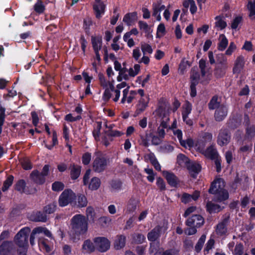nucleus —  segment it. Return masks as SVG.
<instances>
[{"instance_id":"nucleus-30","label":"nucleus","mask_w":255,"mask_h":255,"mask_svg":"<svg viewBox=\"0 0 255 255\" xmlns=\"http://www.w3.org/2000/svg\"><path fill=\"white\" fill-rule=\"evenodd\" d=\"M182 118L183 121H186L188 115L192 110V105L188 102H186L182 107Z\"/></svg>"},{"instance_id":"nucleus-9","label":"nucleus","mask_w":255,"mask_h":255,"mask_svg":"<svg viewBox=\"0 0 255 255\" xmlns=\"http://www.w3.org/2000/svg\"><path fill=\"white\" fill-rule=\"evenodd\" d=\"M107 164L106 159L103 157H99L98 155L94 160L93 168L95 172H101L105 169Z\"/></svg>"},{"instance_id":"nucleus-60","label":"nucleus","mask_w":255,"mask_h":255,"mask_svg":"<svg viewBox=\"0 0 255 255\" xmlns=\"http://www.w3.org/2000/svg\"><path fill=\"white\" fill-rule=\"evenodd\" d=\"M237 49V46L234 43V42H231L229 45V46L226 50L225 52V54L226 55H231L232 53L236 50Z\"/></svg>"},{"instance_id":"nucleus-11","label":"nucleus","mask_w":255,"mask_h":255,"mask_svg":"<svg viewBox=\"0 0 255 255\" xmlns=\"http://www.w3.org/2000/svg\"><path fill=\"white\" fill-rule=\"evenodd\" d=\"M106 5L103 1H95L93 8L94 11L95 16L98 19H100L105 14Z\"/></svg>"},{"instance_id":"nucleus-16","label":"nucleus","mask_w":255,"mask_h":255,"mask_svg":"<svg viewBox=\"0 0 255 255\" xmlns=\"http://www.w3.org/2000/svg\"><path fill=\"white\" fill-rule=\"evenodd\" d=\"M136 95V92L135 91H129V87L125 89L123 91V97L121 100V103H130L135 98Z\"/></svg>"},{"instance_id":"nucleus-55","label":"nucleus","mask_w":255,"mask_h":255,"mask_svg":"<svg viewBox=\"0 0 255 255\" xmlns=\"http://www.w3.org/2000/svg\"><path fill=\"white\" fill-rule=\"evenodd\" d=\"M144 171L148 174L147 180L150 182H153L155 174L153 172V170L151 168H146L144 169Z\"/></svg>"},{"instance_id":"nucleus-59","label":"nucleus","mask_w":255,"mask_h":255,"mask_svg":"<svg viewBox=\"0 0 255 255\" xmlns=\"http://www.w3.org/2000/svg\"><path fill=\"white\" fill-rule=\"evenodd\" d=\"M64 187V185L61 182L56 181L52 184V190L55 191H61Z\"/></svg>"},{"instance_id":"nucleus-53","label":"nucleus","mask_w":255,"mask_h":255,"mask_svg":"<svg viewBox=\"0 0 255 255\" xmlns=\"http://www.w3.org/2000/svg\"><path fill=\"white\" fill-rule=\"evenodd\" d=\"M13 180V177L12 176H9L7 177L6 180L4 182L2 188V190L4 192L6 191L8 188L11 185Z\"/></svg>"},{"instance_id":"nucleus-5","label":"nucleus","mask_w":255,"mask_h":255,"mask_svg":"<svg viewBox=\"0 0 255 255\" xmlns=\"http://www.w3.org/2000/svg\"><path fill=\"white\" fill-rule=\"evenodd\" d=\"M91 172V170L90 169H88L86 171L83 178L84 184V185H88V187L90 189L92 190H96L100 186L101 181L99 178L95 177L92 178L90 181L89 182Z\"/></svg>"},{"instance_id":"nucleus-31","label":"nucleus","mask_w":255,"mask_h":255,"mask_svg":"<svg viewBox=\"0 0 255 255\" xmlns=\"http://www.w3.org/2000/svg\"><path fill=\"white\" fill-rule=\"evenodd\" d=\"M247 8L249 11V16L251 19H255V0L248 1Z\"/></svg>"},{"instance_id":"nucleus-24","label":"nucleus","mask_w":255,"mask_h":255,"mask_svg":"<svg viewBox=\"0 0 255 255\" xmlns=\"http://www.w3.org/2000/svg\"><path fill=\"white\" fill-rule=\"evenodd\" d=\"M96 249L95 243L90 240L85 241L82 245V250L85 253H91L94 252Z\"/></svg>"},{"instance_id":"nucleus-33","label":"nucleus","mask_w":255,"mask_h":255,"mask_svg":"<svg viewBox=\"0 0 255 255\" xmlns=\"http://www.w3.org/2000/svg\"><path fill=\"white\" fill-rule=\"evenodd\" d=\"M177 162L180 166L187 167L191 162L185 155L179 154L177 157Z\"/></svg>"},{"instance_id":"nucleus-12","label":"nucleus","mask_w":255,"mask_h":255,"mask_svg":"<svg viewBox=\"0 0 255 255\" xmlns=\"http://www.w3.org/2000/svg\"><path fill=\"white\" fill-rule=\"evenodd\" d=\"M204 222V219L201 216L195 214L187 219L186 225L189 227H200L203 225Z\"/></svg>"},{"instance_id":"nucleus-61","label":"nucleus","mask_w":255,"mask_h":255,"mask_svg":"<svg viewBox=\"0 0 255 255\" xmlns=\"http://www.w3.org/2000/svg\"><path fill=\"white\" fill-rule=\"evenodd\" d=\"M188 65V62L187 61H185L184 59H183L181 63L179 64L178 72L180 74H183L186 70L187 66Z\"/></svg>"},{"instance_id":"nucleus-38","label":"nucleus","mask_w":255,"mask_h":255,"mask_svg":"<svg viewBox=\"0 0 255 255\" xmlns=\"http://www.w3.org/2000/svg\"><path fill=\"white\" fill-rule=\"evenodd\" d=\"M207 209L210 213H216L221 210V208L220 206L212 203V202H209L207 204Z\"/></svg>"},{"instance_id":"nucleus-51","label":"nucleus","mask_w":255,"mask_h":255,"mask_svg":"<svg viewBox=\"0 0 255 255\" xmlns=\"http://www.w3.org/2000/svg\"><path fill=\"white\" fill-rule=\"evenodd\" d=\"M98 222L102 227H105L110 224L111 219L108 217L103 216L99 218Z\"/></svg>"},{"instance_id":"nucleus-64","label":"nucleus","mask_w":255,"mask_h":255,"mask_svg":"<svg viewBox=\"0 0 255 255\" xmlns=\"http://www.w3.org/2000/svg\"><path fill=\"white\" fill-rule=\"evenodd\" d=\"M34 10L38 13H42L44 10V6L41 1H38L34 5Z\"/></svg>"},{"instance_id":"nucleus-2","label":"nucleus","mask_w":255,"mask_h":255,"mask_svg":"<svg viewBox=\"0 0 255 255\" xmlns=\"http://www.w3.org/2000/svg\"><path fill=\"white\" fill-rule=\"evenodd\" d=\"M225 182L221 178H217L212 183L209 192L216 194L217 200L223 201L229 198L228 192L224 189Z\"/></svg>"},{"instance_id":"nucleus-8","label":"nucleus","mask_w":255,"mask_h":255,"mask_svg":"<svg viewBox=\"0 0 255 255\" xmlns=\"http://www.w3.org/2000/svg\"><path fill=\"white\" fill-rule=\"evenodd\" d=\"M231 134L226 128H222L219 130L217 142L221 146L227 145L230 141Z\"/></svg>"},{"instance_id":"nucleus-40","label":"nucleus","mask_w":255,"mask_h":255,"mask_svg":"<svg viewBox=\"0 0 255 255\" xmlns=\"http://www.w3.org/2000/svg\"><path fill=\"white\" fill-rule=\"evenodd\" d=\"M216 232L219 236H223L227 232L225 222L220 223L217 226Z\"/></svg>"},{"instance_id":"nucleus-32","label":"nucleus","mask_w":255,"mask_h":255,"mask_svg":"<svg viewBox=\"0 0 255 255\" xmlns=\"http://www.w3.org/2000/svg\"><path fill=\"white\" fill-rule=\"evenodd\" d=\"M228 65H216L215 69V74L217 77H221L225 74Z\"/></svg>"},{"instance_id":"nucleus-34","label":"nucleus","mask_w":255,"mask_h":255,"mask_svg":"<svg viewBox=\"0 0 255 255\" xmlns=\"http://www.w3.org/2000/svg\"><path fill=\"white\" fill-rule=\"evenodd\" d=\"M92 43L95 51H99L102 47V39L101 37H92Z\"/></svg>"},{"instance_id":"nucleus-49","label":"nucleus","mask_w":255,"mask_h":255,"mask_svg":"<svg viewBox=\"0 0 255 255\" xmlns=\"http://www.w3.org/2000/svg\"><path fill=\"white\" fill-rule=\"evenodd\" d=\"M194 141L191 138H187L185 140L181 141L180 144L186 148H191L195 146Z\"/></svg>"},{"instance_id":"nucleus-63","label":"nucleus","mask_w":255,"mask_h":255,"mask_svg":"<svg viewBox=\"0 0 255 255\" xmlns=\"http://www.w3.org/2000/svg\"><path fill=\"white\" fill-rule=\"evenodd\" d=\"M163 138L160 137L158 135H152L151 136V143L153 145H158L161 143L162 140Z\"/></svg>"},{"instance_id":"nucleus-13","label":"nucleus","mask_w":255,"mask_h":255,"mask_svg":"<svg viewBox=\"0 0 255 255\" xmlns=\"http://www.w3.org/2000/svg\"><path fill=\"white\" fill-rule=\"evenodd\" d=\"M13 249L12 242L4 241L0 244V255H11Z\"/></svg>"},{"instance_id":"nucleus-54","label":"nucleus","mask_w":255,"mask_h":255,"mask_svg":"<svg viewBox=\"0 0 255 255\" xmlns=\"http://www.w3.org/2000/svg\"><path fill=\"white\" fill-rule=\"evenodd\" d=\"M205 240L206 236L204 235H202L195 246V250L197 252L201 250Z\"/></svg>"},{"instance_id":"nucleus-36","label":"nucleus","mask_w":255,"mask_h":255,"mask_svg":"<svg viewBox=\"0 0 255 255\" xmlns=\"http://www.w3.org/2000/svg\"><path fill=\"white\" fill-rule=\"evenodd\" d=\"M98 77L100 84L104 89L109 87L114 88V84L113 82L110 81H107L103 74H99Z\"/></svg>"},{"instance_id":"nucleus-28","label":"nucleus","mask_w":255,"mask_h":255,"mask_svg":"<svg viewBox=\"0 0 255 255\" xmlns=\"http://www.w3.org/2000/svg\"><path fill=\"white\" fill-rule=\"evenodd\" d=\"M161 228L159 226L155 227L147 235V238L149 241H155L160 235Z\"/></svg>"},{"instance_id":"nucleus-15","label":"nucleus","mask_w":255,"mask_h":255,"mask_svg":"<svg viewBox=\"0 0 255 255\" xmlns=\"http://www.w3.org/2000/svg\"><path fill=\"white\" fill-rule=\"evenodd\" d=\"M155 252L154 255H178L179 250L176 249H172L166 250L161 253L160 251H156V245L154 243H151L149 249L150 253Z\"/></svg>"},{"instance_id":"nucleus-35","label":"nucleus","mask_w":255,"mask_h":255,"mask_svg":"<svg viewBox=\"0 0 255 255\" xmlns=\"http://www.w3.org/2000/svg\"><path fill=\"white\" fill-rule=\"evenodd\" d=\"M215 20V27L218 30H222L227 26V23L223 17L217 16L216 17Z\"/></svg>"},{"instance_id":"nucleus-10","label":"nucleus","mask_w":255,"mask_h":255,"mask_svg":"<svg viewBox=\"0 0 255 255\" xmlns=\"http://www.w3.org/2000/svg\"><path fill=\"white\" fill-rule=\"evenodd\" d=\"M149 102V97H144L142 99H138L137 103L136 105V110L134 113V116H137L142 113L147 108Z\"/></svg>"},{"instance_id":"nucleus-20","label":"nucleus","mask_w":255,"mask_h":255,"mask_svg":"<svg viewBox=\"0 0 255 255\" xmlns=\"http://www.w3.org/2000/svg\"><path fill=\"white\" fill-rule=\"evenodd\" d=\"M137 19L136 12L127 13L123 17V21L128 26L132 25Z\"/></svg>"},{"instance_id":"nucleus-1","label":"nucleus","mask_w":255,"mask_h":255,"mask_svg":"<svg viewBox=\"0 0 255 255\" xmlns=\"http://www.w3.org/2000/svg\"><path fill=\"white\" fill-rule=\"evenodd\" d=\"M71 227L70 236L74 239H79L88 231V219L82 215L77 214L71 220Z\"/></svg>"},{"instance_id":"nucleus-52","label":"nucleus","mask_w":255,"mask_h":255,"mask_svg":"<svg viewBox=\"0 0 255 255\" xmlns=\"http://www.w3.org/2000/svg\"><path fill=\"white\" fill-rule=\"evenodd\" d=\"M114 88H106L103 95V99L105 101H108L112 98V92Z\"/></svg>"},{"instance_id":"nucleus-56","label":"nucleus","mask_w":255,"mask_h":255,"mask_svg":"<svg viewBox=\"0 0 255 255\" xmlns=\"http://www.w3.org/2000/svg\"><path fill=\"white\" fill-rule=\"evenodd\" d=\"M25 187V183L24 180H21L18 181L15 184V189L20 193L24 192Z\"/></svg>"},{"instance_id":"nucleus-62","label":"nucleus","mask_w":255,"mask_h":255,"mask_svg":"<svg viewBox=\"0 0 255 255\" xmlns=\"http://www.w3.org/2000/svg\"><path fill=\"white\" fill-rule=\"evenodd\" d=\"M132 56L136 62H138L139 61L141 53L138 47H136L132 50Z\"/></svg>"},{"instance_id":"nucleus-18","label":"nucleus","mask_w":255,"mask_h":255,"mask_svg":"<svg viewBox=\"0 0 255 255\" xmlns=\"http://www.w3.org/2000/svg\"><path fill=\"white\" fill-rule=\"evenodd\" d=\"M163 176L166 178L168 184L173 187H175L179 182L177 177L171 172L164 171L162 172Z\"/></svg>"},{"instance_id":"nucleus-19","label":"nucleus","mask_w":255,"mask_h":255,"mask_svg":"<svg viewBox=\"0 0 255 255\" xmlns=\"http://www.w3.org/2000/svg\"><path fill=\"white\" fill-rule=\"evenodd\" d=\"M190 175L194 178L199 173L201 169L200 164L196 162H191L187 167Z\"/></svg>"},{"instance_id":"nucleus-39","label":"nucleus","mask_w":255,"mask_h":255,"mask_svg":"<svg viewBox=\"0 0 255 255\" xmlns=\"http://www.w3.org/2000/svg\"><path fill=\"white\" fill-rule=\"evenodd\" d=\"M155 112L160 117L162 118V120L169 118L168 110L166 108L160 107L156 110Z\"/></svg>"},{"instance_id":"nucleus-43","label":"nucleus","mask_w":255,"mask_h":255,"mask_svg":"<svg viewBox=\"0 0 255 255\" xmlns=\"http://www.w3.org/2000/svg\"><path fill=\"white\" fill-rule=\"evenodd\" d=\"M220 101L216 96H214L211 100L209 104V108L211 110L217 109L218 107H220Z\"/></svg>"},{"instance_id":"nucleus-48","label":"nucleus","mask_w":255,"mask_h":255,"mask_svg":"<svg viewBox=\"0 0 255 255\" xmlns=\"http://www.w3.org/2000/svg\"><path fill=\"white\" fill-rule=\"evenodd\" d=\"M56 203H50L44 208V211L46 214H51L55 212L56 209Z\"/></svg>"},{"instance_id":"nucleus-45","label":"nucleus","mask_w":255,"mask_h":255,"mask_svg":"<svg viewBox=\"0 0 255 255\" xmlns=\"http://www.w3.org/2000/svg\"><path fill=\"white\" fill-rule=\"evenodd\" d=\"M166 33V29L164 24L160 23L157 27L156 37L161 38L163 37Z\"/></svg>"},{"instance_id":"nucleus-44","label":"nucleus","mask_w":255,"mask_h":255,"mask_svg":"<svg viewBox=\"0 0 255 255\" xmlns=\"http://www.w3.org/2000/svg\"><path fill=\"white\" fill-rule=\"evenodd\" d=\"M141 49L143 54L146 55L147 54H151L153 52V49L150 45L146 43H141Z\"/></svg>"},{"instance_id":"nucleus-17","label":"nucleus","mask_w":255,"mask_h":255,"mask_svg":"<svg viewBox=\"0 0 255 255\" xmlns=\"http://www.w3.org/2000/svg\"><path fill=\"white\" fill-rule=\"evenodd\" d=\"M228 114L227 107L223 105L217 108L215 112V118L217 121H221L227 116Z\"/></svg>"},{"instance_id":"nucleus-47","label":"nucleus","mask_w":255,"mask_h":255,"mask_svg":"<svg viewBox=\"0 0 255 255\" xmlns=\"http://www.w3.org/2000/svg\"><path fill=\"white\" fill-rule=\"evenodd\" d=\"M217 65H228L227 59L222 53L217 54L216 56Z\"/></svg>"},{"instance_id":"nucleus-4","label":"nucleus","mask_w":255,"mask_h":255,"mask_svg":"<svg viewBox=\"0 0 255 255\" xmlns=\"http://www.w3.org/2000/svg\"><path fill=\"white\" fill-rule=\"evenodd\" d=\"M76 194L72 190L66 189L59 196L58 204L60 207H65L68 205H75L76 204Z\"/></svg>"},{"instance_id":"nucleus-14","label":"nucleus","mask_w":255,"mask_h":255,"mask_svg":"<svg viewBox=\"0 0 255 255\" xmlns=\"http://www.w3.org/2000/svg\"><path fill=\"white\" fill-rule=\"evenodd\" d=\"M165 8V6L161 3V1L153 3L152 5V16L155 17L156 20L160 21L161 20L160 12Z\"/></svg>"},{"instance_id":"nucleus-25","label":"nucleus","mask_w":255,"mask_h":255,"mask_svg":"<svg viewBox=\"0 0 255 255\" xmlns=\"http://www.w3.org/2000/svg\"><path fill=\"white\" fill-rule=\"evenodd\" d=\"M245 64L244 58L242 56L237 57L233 68L234 73H239L243 69Z\"/></svg>"},{"instance_id":"nucleus-57","label":"nucleus","mask_w":255,"mask_h":255,"mask_svg":"<svg viewBox=\"0 0 255 255\" xmlns=\"http://www.w3.org/2000/svg\"><path fill=\"white\" fill-rule=\"evenodd\" d=\"M133 240L135 243L140 244L145 240L144 236L139 233H135L133 235Z\"/></svg>"},{"instance_id":"nucleus-41","label":"nucleus","mask_w":255,"mask_h":255,"mask_svg":"<svg viewBox=\"0 0 255 255\" xmlns=\"http://www.w3.org/2000/svg\"><path fill=\"white\" fill-rule=\"evenodd\" d=\"M76 204L75 205H77L80 207H83L87 206L88 201L86 197L84 195L80 194L78 196L77 199V202H75Z\"/></svg>"},{"instance_id":"nucleus-37","label":"nucleus","mask_w":255,"mask_h":255,"mask_svg":"<svg viewBox=\"0 0 255 255\" xmlns=\"http://www.w3.org/2000/svg\"><path fill=\"white\" fill-rule=\"evenodd\" d=\"M130 77H134L137 75L140 70V65L139 64H135L133 67L126 69Z\"/></svg>"},{"instance_id":"nucleus-42","label":"nucleus","mask_w":255,"mask_h":255,"mask_svg":"<svg viewBox=\"0 0 255 255\" xmlns=\"http://www.w3.org/2000/svg\"><path fill=\"white\" fill-rule=\"evenodd\" d=\"M138 24L140 30L147 34H149L150 32L151 28L146 22L139 20L138 22Z\"/></svg>"},{"instance_id":"nucleus-50","label":"nucleus","mask_w":255,"mask_h":255,"mask_svg":"<svg viewBox=\"0 0 255 255\" xmlns=\"http://www.w3.org/2000/svg\"><path fill=\"white\" fill-rule=\"evenodd\" d=\"M126 72H127L126 69L120 71L119 73V75L117 78V81L121 82L123 80H128L130 76L128 73L127 74Z\"/></svg>"},{"instance_id":"nucleus-46","label":"nucleus","mask_w":255,"mask_h":255,"mask_svg":"<svg viewBox=\"0 0 255 255\" xmlns=\"http://www.w3.org/2000/svg\"><path fill=\"white\" fill-rule=\"evenodd\" d=\"M81 173V167L74 165L71 171V176L73 179H77Z\"/></svg>"},{"instance_id":"nucleus-58","label":"nucleus","mask_w":255,"mask_h":255,"mask_svg":"<svg viewBox=\"0 0 255 255\" xmlns=\"http://www.w3.org/2000/svg\"><path fill=\"white\" fill-rule=\"evenodd\" d=\"M242 20V17L240 16H238L235 17L232 22L231 28L233 29H236L240 23L241 22Z\"/></svg>"},{"instance_id":"nucleus-29","label":"nucleus","mask_w":255,"mask_h":255,"mask_svg":"<svg viewBox=\"0 0 255 255\" xmlns=\"http://www.w3.org/2000/svg\"><path fill=\"white\" fill-rule=\"evenodd\" d=\"M38 245L41 250L49 252L51 250V246L49 244L47 240L40 238L38 241Z\"/></svg>"},{"instance_id":"nucleus-26","label":"nucleus","mask_w":255,"mask_h":255,"mask_svg":"<svg viewBox=\"0 0 255 255\" xmlns=\"http://www.w3.org/2000/svg\"><path fill=\"white\" fill-rule=\"evenodd\" d=\"M126 239L125 236H117L114 243L115 248L116 250H120L124 248L126 244Z\"/></svg>"},{"instance_id":"nucleus-7","label":"nucleus","mask_w":255,"mask_h":255,"mask_svg":"<svg viewBox=\"0 0 255 255\" xmlns=\"http://www.w3.org/2000/svg\"><path fill=\"white\" fill-rule=\"evenodd\" d=\"M93 242L95 244L96 249L100 252H105L110 249V242L105 237H98L95 238Z\"/></svg>"},{"instance_id":"nucleus-6","label":"nucleus","mask_w":255,"mask_h":255,"mask_svg":"<svg viewBox=\"0 0 255 255\" xmlns=\"http://www.w3.org/2000/svg\"><path fill=\"white\" fill-rule=\"evenodd\" d=\"M213 135L210 133H205L202 137L199 139L195 144L196 150L202 153L205 150L206 144L212 141Z\"/></svg>"},{"instance_id":"nucleus-22","label":"nucleus","mask_w":255,"mask_h":255,"mask_svg":"<svg viewBox=\"0 0 255 255\" xmlns=\"http://www.w3.org/2000/svg\"><path fill=\"white\" fill-rule=\"evenodd\" d=\"M218 40V49L220 51L225 50L228 45V40L226 36L223 34H220Z\"/></svg>"},{"instance_id":"nucleus-3","label":"nucleus","mask_w":255,"mask_h":255,"mask_svg":"<svg viewBox=\"0 0 255 255\" xmlns=\"http://www.w3.org/2000/svg\"><path fill=\"white\" fill-rule=\"evenodd\" d=\"M30 232V228L24 227L21 229L15 235L14 241L15 244L23 250L19 255H25V250L28 244V236Z\"/></svg>"},{"instance_id":"nucleus-21","label":"nucleus","mask_w":255,"mask_h":255,"mask_svg":"<svg viewBox=\"0 0 255 255\" xmlns=\"http://www.w3.org/2000/svg\"><path fill=\"white\" fill-rule=\"evenodd\" d=\"M138 204V200L134 198H131L127 204L125 209L126 213L130 214L135 211Z\"/></svg>"},{"instance_id":"nucleus-23","label":"nucleus","mask_w":255,"mask_h":255,"mask_svg":"<svg viewBox=\"0 0 255 255\" xmlns=\"http://www.w3.org/2000/svg\"><path fill=\"white\" fill-rule=\"evenodd\" d=\"M205 156L210 159H216L218 156V153L214 146L208 147L202 153Z\"/></svg>"},{"instance_id":"nucleus-27","label":"nucleus","mask_w":255,"mask_h":255,"mask_svg":"<svg viewBox=\"0 0 255 255\" xmlns=\"http://www.w3.org/2000/svg\"><path fill=\"white\" fill-rule=\"evenodd\" d=\"M30 176L32 180L37 184H41L45 181V177L36 170L33 171L31 173Z\"/></svg>"}]
</instances>
